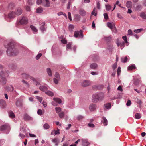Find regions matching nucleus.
<instances>
[{
  "mask_svg": "<svg viewBox=\"0 0 146 146\" xmlns=\"http://www.w3.org/2000/svg\"><path fill=\"white\" fill-rule=\"evenodd\" d=\"M42 54L41 53H39L36 56V59L38 60L39 59L41 56Z\"/></svg>",
  "mask_w": 146,
  "mask_h": 146,
  "instance_id": "nucleus-58",
  "label": "nucleus"
},
{
  "mask_svg": "<svg viewBox=\"0 0 146 146\" xmlns=\"http://www.w3.org/2000/svg\"><path fill=\"white\" fill-rule=\"evenodd\" d=\"M46 4L44 6L46 7H48L50 5V3L49 0H45Z\"/></svg>",
  "mask_w": 146,
  "mask_h": 146,
  "instance_id": "nucleus-44",
  "label": "nucleus"
},
{
  "mask_svg": "<svg viewBox=\"0 0 146 146\" xmlns=\"http://www.w3.org/2000/svg\"><path fill=\"white\" fill-rule=\"evenodd\" d=\"M74 27L72 25H70L69 26V29L70 31H72L74 29Z\"/></svg>",
  "mask_w": 146,
  "mask_h": 146,
  "instance_id": "nucleus-43",
  "label": "nucleus"
},
{
  "mask_svg": "<svg viewBox=\"0 0 146 146\" xmlns=\"http://www.w3.org/2000/svg\"><path fill=\"white\" fill-rule=\"evenodd\" d=\"M43 127L44 129H47L49 128L50 126L48 124L46 123L43 125Z\"/></svg>",
  "mask_w": 146,
  "mask_h": 146,
  "instance_id": "nucleus-41",
  "label": "nucleus"
},
{
  "mask_svg": "<svg viewBox=\"0 0 146 146\" xmlns=\"http://www.w3.org/2000/svg\"><path fill=\"white\" fill-rule=\"evenodd\" d=\"M127 60V57H123L121 58V61L123 63L126 62Z\"/></svg>",
  "mask_w": 146,
  "mask_h": 146,
  "instance_id": "nucleus-30",
  "label": "nucleus"
},
{
  "mask_svg": "<svg viewBox=\"0 0 146 146\" xmlns=\"http://www.w3.org/2000/svg\"><path fill=\"white\" fill-rule=\"evenodd\" d=\"M15 104L16 106L19 107H21L22 106V101L20 100H17Z\"/></svg>",
  "mask_w": 146,
  "mask_h": 146,
  "instance_id": "nucleus-13",
  "label": "nucleus"
},
{
  "mask_svg": "<svg viewBox=\"0 0 146 146\" xmlns=\"http://www.w3.org/2000/svg\"><path fill=\"white\" fill-rule=\"evenodd\" d=\"M56 113H58L60 112L61 111V108L60 107H57L55 108Z\"/></svg>",
  "mask_w": 146,
  "mask_h": 146,
  "instance_id": "nucleus-33",
  "label": "nucleus"
},
{
  "mask_svg": "<svg viewBox=\"0 0 146 146\" xmlns=\"http://www.w3.org/2000/svg\"><path fill=\"white\" fill-rule=\"evenodd\" d=\"M15 12H11L8 14V17L9 18H13L15 17Z\"/></svg>",
  "mask_w": 146,
  "mask_h": 146,
  "instance_id": "nucleus-11",
  "label": "nucleus"
},
{
  "mask_svg": "<svg viewBox=\"0 0 146 146\" xmlns=\"http://www.w3.org/2000/svg\"><path fill=\"white\" fill-rule=\"evenodd\" d=\"M15 6V5L14 3H11L9 5L8 8L9 9H11L14 7Z\"/></svg>",
  "mask_w": 146,
  "mask_h": 146,
  "instance_id": "nucleus-22",
  "label": "nucleus"
},
{
  "mask_svg": "<svg viewBox=\"0 0 146 146\" xmlns=\"http://www.w3.org/2000/svg\"><path fill=\"white\" fill-rule=\"evenodd\" d=\"M104 107L107 109H110L111 105L110 103H108L104 105Z\"/></svg>",
  "mask_w": 146,
  "mask_h": 146,
  "instance_id": "nucleus-23",
  "label": "nucleus"
},
{
  "mask_svg": "<svg viewBox=\"0 0 146 146\" xmlns=\"http://www.w3.org/2000/svg\"><path fill=\"white\" fill-rule=\"evenodd\" d=\"M120 47H121V49H122L124 47L125 45V42H123L122 43H120Z\"/></svg>",
  "mask_w": 146,
  "mask_h": 146,
  "instance_id": "nucleus-54",
  "label": "nucleus"
},
{
  "mask_svg": "<svg viewBox=\"0 0 146 146\" xmlns=\"http://www.w3.org/2000/svg\"><path fill=\"white\" fill-rule=\"evenodd\" d=\"M117 63H114L112 65V67L113 70H114L116 69L117 67Z\"/></svg>",
  "mask_w": 146,
  "mask_h": 146,
  "instance_id": "nucleus-51",
  "label": "nucleus"
},
{
  "mask_svg": "<svg viewBox=\"0 0 146 146\" xmlns=\"http://www.w3.org/2000/svg\"><path fill=\"white\" fill-rule=\"evenodd\" d=\"M133 35V32L131 30L129 29L128 31V35Z\"/></svg>",
  "mask_w": 146,
  "mask_h": 146,
  "instance_id": "nucleus-56",
  "label": "nucleus"
},
{
  "mask_svg": "<svg viewBox=\"0 0 146 146\" xmlns=\"http://www.w3.org/2000/svg\"><path fill=\"white\" fill-rule=\"evenodd\" d=\"M74 36L76 38H77L78 36L80 38H82L83 37V35L82 33V31L81 30L80 31H76L74 33Z\"/></svg>",
  "mask_w": 146,
  "mask_h": 146,
  "instance_id": "nucleus-5",
  "label": "nucleus"
},
{
  "mask_svg": "<svg viewBox=\"0 0 146 146\" xmlns=\"http://www.w3.org/2000/svg\"><path fill=\"white\" fill-rule=\"evenodd\" d=\"M29 78L30 79L32 80L34 82L35 81H36V79L33 77L29 76Z\"/></svg>",
  "mask_w": 146,
  "mask_h": 146,
  "instance_id": "nucleus-60",
  "label": "nucleus"
},
{
  "mask_svg": "<svg viewBox=\"0 0 146 146\" xmlns=\"http://www.w3.org/2000/svg\"><path fill=\"white\" fill-rule=\"evenodd\" d=\"M52 141L55 143L56 145H58V139L57 138L54 139H52Z\"/></svg>",
  "mask_w": 146,
  "mask_h": 146,
  "instance_id": "nucleus-27",
  "label": "nucleus"
},
{
  "mask_svg": "<svg viewBox=\"0 0 146 146\" xmlns=\"http://www.w3.org/2000/svg\"><path fill=\"white\" fill-rule=\"evenodd\" d=\"M6 105V103L5 101L3 100H0V105L2 107H4Z\"/></svg>",
  "mask_w": 146,
  "mask_h": 146,
  "instance_id": "nucleus-19",
  "label": "nucleus"
},
{
  "mask_svg": "<svg viewBox=\"0 0 146 146\" xmlns=\"http://www.w3.org/2000/svg\"><path fill=\"white\" fill-rule=\"evenodd\" d=\"M123 39L124 40L125 43H127V38L126 36H123L122 37Z\"/></svg>",
  "mask_w": 146,
  "mask_h": 146,
  "instance_id": "nucleus-50",
  "label": "nucleus"
},
{
  "mask_svg": "<svg viewBox=\"0 0 146 146\" xmlns=\"http://www.w3.org/2000/svg\"><path fill=\"white\" fill-rule=\"evenodd\" d=\"M9 117L13 118L15 117V115L14 113L12 111H10L9 113Z\"/></svg>",
  "mask_w": 146,
  "mask_h": 146,
  "instance_id": "nucleus-32",
  "label": "nucleus"
},
{
  "mask_svg": "<svg viewBox=\"0 0 146 146\" xmlns=\"http://www.w3.org/2000/svg\"><path fill=\"white\" fill-rule=\"evenodd\" d=\"M14 12L16 15H19L22 13L23 10L21 8L19 7L16 8Z\"/></svg>",
  "mask_w": 146,
  "mask_h": 146,
  "instance_id": "nucleus-7",
  "label": "nucleus"
},
{
  "mask_svg": "<svg viewBox=\"0 0 146 146\" xmlns=\"http://www.w3.org/2000/svg\"><path fill=\"white\" fill-rule=\"evenodd\" d=\"M42 104L44 107H46L47 106V103L46 102L44 101H43Z\"/></svg>",
  "mask_w": 146,
  "mask_h": 146,
  "instance_id": "nucleus-62",
  "label": "nucleus"
},
{
  "mask_svg": "<svg viewBox=\"0 0 146 146\" xmlns=\"http://www.w3.org/2000/svg\"><path fill=\"white\" fill-rule=\"evenodd\" d=\"M104 18L106 19H108V15L107 13H104Z\"/></svg>",
  "mask_w": 146,
  "mask_h": 146,
  "instance_id": "nucleus-59",
  "label": "nucleus"
},
{
  "mask_svg": "<svg viewBox=\"0 0 146 146\" xmlns=\"http://www.w3.org/2000/svg\"><path fill=\"white\" fill-rule=\"evenodd\" d=\"M3 68L2 66L0 65V70L1 73V74H0V77L1 79V82L2 84L4 85L6 84L7 82V80L5 77L7 76L8 75V73L5 72L2 70Z\"/></svg>",
  "mask_w": 146,
  "mask_h": 146,
  "instance_id": "nucleus-3",
  "label": "nucleus"
},
{
  "mask_svg": "<svg viewBox=\"0 0 146 146\" xmlns=\"http://www.w3.org/2000/svg\"><path fill=\"white\" fill-rule=\"evenodd\" d=\"M42 9L41 7H39L36 10V12L38 13H41L42 12Z\"/></svg>",
  "mask_w": 146,
  "mask_h": 146,
  "instance_id": "nucleus-45",
  "label": "nucleus"
},
{
  "mask_svg": "<svg viewBox=\"0 0 146 146\" xmlns=\"http://www.w3.org/2000/svg\"><path fill=\"white\" fill-rule=\"evenodd\" d=\"M136 102H137L139 104L141 105L142 103L141 100L140 99H138V98H136Z\"/></svg>",
  "mask_w": 146,
  "mask_h": 146,
  "instance_id": "nucleus-47",
  "label": "nucleus"
},
{
  "mask_svg": "<svg viewBox=\"0 0 146 146\" xmlns=\"http://www.w3.org/2000/svg\"><path fill=\"white\" fill-rule=\"evenodd\" d=\"M81 85L83 87H86L91 85V82L88 80H85L82 81L81 83Z\"/></svg>",
  "mask_w": 146,
  "mask_h": 146,
  "instance_id": "nucleus-6",
  "label": "nucleus"
},
{
  "mask_svg": "<svg viewBox=\"0 0 146 146\" xmlns=\"http://www.w3.org/2000/svg\"><path fill=\"white\" fill-rule=\"evenodd\" d=\"M45 93L50 96H54V93L50 91L46 92Z\"/></svg>",
  "mask_w": 146,
  "mask_h": 146,
  "instance_id": "nucleus-24",
  "label": "nucleus"
},
{
  "mask_svg": "<svg viewBox=\"0 0 146 146\" xmlns=\"http://www.w3.org/2000/svg\"><path fill=\"white\" fill-rule=\"evenodd\" d=\"M102 122L103 123V124H104V126H106L108 124V121L106 118L105 117L103 116L102 117Z\"/></svg>",
  "mask_w": 146,
  "mask_h": 146,
  "instance_id": "nucleus-15",
  "label": "nucleus"
},
{
  "mask_svg": "<svg viewBox=\"0 0 146 146\" xmlns=\"http://www.w3.org/2000/svg\"><path fill=\"white\" fill-rule=\"evenodd\" d=\"M36 98L40 103L41 102L42 100V97H41L38 96H36Z\"/></svg>",
  "mask_w": 146,
  "mask_h": 146,
  "instance_id": "nucleus-53",
  "label": "nucleus"
},
{
  "mask_svg": "<svg viewBox=\"0 0 146 146\" xmlns=\"http://www.w3.org/2000/svg\"><path fill=\"white\" fill-rule=\"evenodd\" d=\"M59 80H58L57 79H56V78H53V81L56 84H58V82L59 81Z\"/></svg>",
  "mask_w": 146,
  "mask_h": 146,
  "instance_id": "nucleus-57",
  "label": "nucleus"
},
{
  "mask_svg": "<svg viewBox=\"0 0 146 146\" xmlns=\"http://www.w3.org/2000/svg\"><path fill=\"white\" fill-rule=\"evenodd\" d=\"M133 80L134 84L136 85H138L139 83L141 82V81L139 79H134Z\"/></svg>",
  "mask_w": 146,
  "mask_h": 146,
  "instance_id": "nucleus-20",
  "label": "nucleus"
},
{
  "mask_svg": "<svg viewBox=\"0 0 146 146\" xmlns=\"http://www.w3.org/2000/svg\"><path fill=\"white\" fill-rule=\"evenodd\" d=\"M22 82L24 84H25L27 86H29V84L27 82L25 81L24 80H22Z\"/></svg>",
  "mask_w": 146,
  "mask_h": 146,
  "instance_id": "nucleus-61",
  "label": "nucleus"
},
{
  "mask_svg": "<svg viewBox=\"0 0 146 146\" xmlns=\"http://www.w3.org/2000/svg\"><path fill=\"white\" fill-rule=\"evenodd\" d=\"M142 8V6L141 5H139L136 7V10L138 11H140Z\"/></svg>",
  "mask_w": 146,
  "mask_h": 146,
  "instance_id": "nucleus-40",
  "label": "nucleus"
},
{
  "mask_svg": "<svg viewBox=\"0 0 146 146\" xmlns=\"http://www.w3.org/2000/svg\"><path fill=\"white\" fill-rule=\"evenodd\" d=\"M135 68V65H132L129 66L128 67V69L129 70H131Z\"/></svg>",
  "mask_w": 146,
  "mask_h": 146,
  "instance_id": "nucleus-36",
  "label": "nucleus"
},
{
  "mask_svg": "<svg viewBox=\"0 0 146 146\" xmlns=\"http://www.w3.org/2000/svg\"><path fill=\"white\" fill-rule=\"evenodd\" d=\"M126 6L128 8H131L132 7V3L131 1H127L126 4Z\"/></svg>",
  "mask_w": 146,
  "mask_h": 146,
  "instance_id": "nucleus-17",
  "label": "nucleus"
},
{
  "mask_svg": "<svg viewBox=\"0 0 146 146\" xmlns=\"http://www.w3.org/2000/svg\"><path fill=\"white\" fill-rule=\"evenodd\" d=\"M23 118L25 121L32 120H33L32 118L27 113H25L24 115Z\"/></svg>",
  "mask_w": 146,
  "mask_h": 146,
  "instance_id": "nucleus-9",
  "label": "nucleus"
},
{
  "mask_svg": "<svg viewBox=\"0 0 146 146\" xmlns=\"http://www.w3.org/2000/svg\"><path fill=\"white\" fill-rule=\"evenodd\" d=\"M35 2L34 0H27L28 4L30 5H32Z\"/></svg>",
  "mask_w": 146,
  "mask_h": 146,
  "instance_id": "nucleus-42",
  "label": "nucleus"
},
{
  "mask_svg": "<svg viewBox=\"0 0 146 146\" xmlns=\"http://www.w3.org/2000/svg\"><path fill=\"white\" fill-rule=\"evenodd\" d=\"M77 118L78 120H80L82 119L83 118V117L82 115H79L77 117Z\"/></svg>",
  "mask_w": 146,
  "mask_h": 146,
  "instance_id": "nucleus-64",
  "label": "nucleus"
},
{
  "mask_svg": "<svg viewBox=\"0 0 146 146\" xmlns=\"http://www.w3.org/2000/svg\"><path fill=\"white\" fill-rule=\"evenodd\" d=\"M104 96V94L103 93L94 94L92 96V101L94 103H96L99 100H102Z\"/></svg>",
  "mask_w": 146,
  "mask_h": 146,
  "instance_id": "nucleus-2",
  "label": "nucleus"
},
{
  "mask_svg": "<svg viewBox=\"0 0 146 146\" xmlns=\"http://www.w3.org/2000/svg\"><path fill=\"white\" fill-rule=\"evenodd\" d=\"M15 43L13 42L9 43L5 45V47L7 48L6 51L8 56H15L18 53V50L15 48Z\"/></svg>",
  "mask_w": 146,
  "mask_h": 146,
  "instance_id": "nucleus-1",
  "label": "nucleus"
},
{
  "mask_svg": "<svg viewBox=\"0 0 146 146\" xmlns=\"http://www.w3.org/2000/svg\"><path fill=\"white\" fill-rule=\"evenodd\" d=\"M71 48V44L70 43H69L66 46L67 50L70 49Z\"/></svg>",
  "mask_w": 146,
  "mask_h": 146,
  "instance_id": "nucleus-48",
  "label": "nucleus"
},
{
  "mask_svg": "<svg viewBox=\"0 0 146 146\" xmlns=\"http://www.w3.org/2000/svg\"><path fill=\"white\" fill-rule=\"evenodd\" d=\"M121 72V68L119 67L117 69V74L118 76H119L120 75Z\"/></svg>",
  "mask_w": 146,
  "mask_h": 146,
  "instance_id": "nucleus-49",
  "label": "nucleus"
},
{
  "mask_svg": "<svg viewBox=\"0 0 146 146\" xmlns=\"http://www.w3.org/2000/svg\"><path fill=\"white\" fill-rule=\"evenodd\" d=\"M96 107V105L95 104H91L89 107V109L90 111H94Z\"/></svg>",
  "mask_w": 146,
  "mask_h": 146,
  "instance_id": "nucleus-10",
  "label": "nucleus"
},
{
  "mask_svg": "<svg viewBox=\"0 0 146 146\" xmlns=\"http://www.w3.org/2000/svg\"><path fill=\"white\" fill-rule=\"evenodd\" d=\"M141 115L140 114L137 113L135 114V117L137 119H139L141 117Z\"/></svg>",
  "mask_w": 146,
  "mask_h": 146,
  "instance_id": "nucleus-29",
  "label": "nucleus"
},
{
  "mask_svg": "<svg viewBox=\"0 0 146 146\" xmlns=\"http://www.w3.org/2000/svg\"><path fill=\"white\" fill-rule=\"evenodd\" d=\"M82 145L83 146H88L90 143L88 141L87 139H82Z\"/></svg>",
  "mask_w": 146,
  "mask_h": 146,
  "instance_id": "nucleus-12",
  "label": "nucleus"
},
{
  "mask_svg": "<svg viewBox=\"0 0 146 146\" xmlns=\"http://www.w3.org/2000/svg\"><path fill=\"white\" fill-rule=\"evenodd\" d=\"M28 19L27 17H23L19 21H17L16 25H26L28 23Z\"/></svg>",
  "mask_w": 146,
  "mask_h": 146,
  "instance_id": "nucleus-4",
  "label": "nucleus"
},
{
  "mask_svg": "<svg viewBox=\"0 0 146 146\" xmlns=\"http://www.w3.org/2000/svg\"><path fill=\"white\" fill-rule=\"evenodd\" d=\"M106 7L107 10L109 11L112 8V6L109 5H106Z\"/></svg>",
  "mask_w": 146,
  "mask_h": 146,
  "instance_id": "nucleus-46",
  "label": "nucleus"
},
{
  "mask_svg": "<svg viewBox=\"0 0 146 146\" xmlns=\"http://www.w3.org/2000/svg\"><path fill=\"white\" fill-rule=\"evenodd\" d=\"M37 113L39 115H42V112L41 110H38L37 111Z\"/></svg>",
  "mask_w": 146,
  "mask_h": 146,
  "instance_id": "nucleus-63",
  "label": "nucleus"
},
{
  "mask_svg": "<svg viewBox=\"0 0 146 146\" xmlns=\"http://www.w3.org/2000/svg\"><path fill=\"white\" fill-rule=\"evenodd\" d=\"M104 39L105 40H106V41L107 42H109L110 39H111V37H104Z\"/></svg>",
  "mask_w": 146,
  "mask_h": 146,
  "instance_id": "nucleus-52",
  "label": "nucleus"
},
{
  "mask_svg": "<svg viewBox=\"0 0 146 146\" xmlns=\"http://www.w3.org/2000/svg\"><path fill=\"white\" fill-rule=\"evenodd\" d=\"M107 26L108 27L110 28L111 30H112L114 28L113 26L112 25L111 23L110 22H108L107 23Z\"/></svg>",
  "mask_w": 146,
  "mask_h": 146,
  "instance_id": "nucleus-35",
  "label": "nucleus"
},
{
  "mask_svg": "<svg viewBox=\"0 0 146 146\" xmlns=\"http://www.w3.org/2000/svg\"><path fill=\"white\" fill-rule=\"evenodd\" d=\"M47 72L49 76L51 77L52 76V72L50 68H48L47 69Z\"/></svg>",
  "mask_w": 146,
  "mask_h": 146,
  "instance_id": "nucleus-25",
  "label": "nucleus"
},
{
  "mask_svg": "<svg viewBox=\"0 0 146 146\" xmlns=\"http://www.w3.org/2000/svg\"><path fill=\"white\" fill-rule=\"evenodd\" d=\"M41 24L42 26L40 27V29L42 32H43L46 30V29L44 27L45 23L44 22H43Z\"/></svg>",
  "mask_w": 146,
  "mask_h": 146,
  "instance_id": "nucleus-18",
  "label": "nucleus"
},
{
  "mask_svg": "<svg viewBox=\"0 0 146 146\" xmlns=\"http://www.w3.org/2000/svg\"><path fill=\"white\" fill-rule=\"evenodd\" d=\"M30 27L32 30L34 32H37V29L34 26L32 25H31L30 26Z\"/></svg>",
  "mask_w": 146,
  "mask_h": 146,
  "instance_id": "nucleus-28",
  "label": "nucleus"
},
{
  "mask_svg": "<svg viewBox=\"0 0 146 146\" xmlns=\"http://www.w3.org/2000/svg\"><path fill=\"white\" fill-rule=\"evenodd\" d=\"M54 76L55 77V78H56V79H57L58 80H60V76L58 73L56 72L55 73Z\"/></svg>",
  "mask_w": 146,
  "mask_h": 146,
  "instance_id": "nucleus-34",
  "label": "nucleus"
},
{
  "mask_svg": "<svg viewBox=\"0 0 146 146\" xmlns=\"http://www.w3.org/2000/svg\"><path fill=\"white\" fill-rule=\"evenodd\" d=\"M58 115L60 118H63L64 116V112L61 111L58 114Z\"/></svg>",
  "mask_w": 146,
  "mask_h": 146,
  "instance_id": "nucleus-31",
  "label": "nucleus"
},
{
  "mask_svg": "<svg viewBox=\"0 0 146 146\" xmlns=\"http://www.w3.org/2000/svg\"><path fill=\"white\" fill-rule=\"evenodd\" d=\"M39 88L41 91L43 92L45 91L48 89L46 87L43 86H40Z\"/></svg>",
  "mask_w": 146,
  "mask_h": 146,
  "instance_id": "nucleus-16",
  "label": "nucleus"
},
{
  "mask_svg": "<svg viewBox=\"0 0 146 146\" xmlns=\"http://www.w3.org/2000/svg\"><path fill=\"white\" fill-rule=\"evenodd\" d=\"M29 75L26 73H23L22 74V77L25 79H27L29 78Z\"/></svg>",
  "mask_w": 146,
  "mask_h": 146,
  "instance_id": "nucleus-38",
  "label": "nucleus"
},
{
  "mask_svg": "<svg viewBox=\"0 0 146 146\" xmlns=\"http://www.w3.org/2000/svg\"><path fill=\"white\" fill-rule=\"evenodd\" d=\"M140 16L142 18L146 19V15L145 12H141L140 14Z\"/></svg>",
  "mask_w": 146,
  "mask_h": 146,
  "instance_id": "nucleus-26",
  "label": "nucleus"
},
{
  "mask_svg": "<svg viewBox=\"0 0 146 146\" xmlns=\"http://www.w3.org/2000/svg\"><path fill=\"white\" fill-rule=\"evenodd\" d=\"M10 129L9 126L7 124H5L1 126L0 127V130L3 131L4 130H9Z\"/></svg>",
  "mask_w": 146,
  "mask_h": 146,
  "instance_id": "nucleus-8",
  "label": "nucleus"
},
{
  "mask_svg": "<svg viewBox=\"0 0 146 146\" xmlns=\"http://www.w3.org/2000/svg\"><path fill=\"white\" fill-rule=\"evenodd\" d=\"M53 100L55 101L56 102L58 103L59 104H60L61 102V100L58 98H53Z\"/></svg>",
  "mask_w": 146,
  "mask_h": 146,
  "instance_id": "nucleus-21",
  "label": "nucleus"
},
{
  "mask_svg": "<svg viewBox=\"0 0 146 146\" xmlns=\"http://www.w3.org/2000/svg\"><path fill=\"white\" fill-rule=\"evenodd\" d=\"M80 15L82 16H85L86 14V11L82 9H80L79 11Z\"/></svg>",
  "mask_w": 146,
  "mask_h": 146,
  "instance_id": "nucleus-14",
  "label": "nucleus"
},
{
  "mask_svg": "<svg viewBox=\"0 0 146 146\" xmlns=\"http://www.w3.org/2000/svg\"><path fill=\"white\" fill-rule=\"evenodd\" d=\"M95 10H96V8H94L91 14H92V15H94V16H96V15L97 13H95Z\"/></svg>",
  "mask_w": 146,
  "mask_h": 146,
  "instance_id": "nucleus-55",
  "label": "nucleus"
},
{
  "mask_svg": "<svg viewBox=\"0 0 146 146\" xmlns=\"http://www.w3.org/2000/svg\"><path fill=\"white\" fill-rule=\"evenodd\" d=\"M90 67L91 68L95 69L97 67V65L96 64L93 63L91 65Z\"/></svg>",
  "mask_w": 146,
  "mask_h": 146,
  "instance_id": "nucleus-37",
  "label": "nucleus"
},
{
  "mask_svg": "<svg viewBox=\"0 0 146 146\" xmlns=\"http://www.w3.org/2000/svg\"><path fill=\"white\" fill-rule=\"evenodd\" d=\"M143 30V29H137L134 30L133 31L136 33H138Z\"/></svg>",
  "mask_w": 146,
  "mask_h": 146,
  "instance_id": "nucleus-39",
  "label": "nucleus"
}]
</instances>
